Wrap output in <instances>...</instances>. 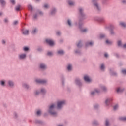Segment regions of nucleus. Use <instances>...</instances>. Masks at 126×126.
I'll use <instances>...</instances> for the list:
<instances>
[{"instance_id": "obj_9", "label": "nucleus", "mask_w": 126, "mask_h": 126, "mask_svg": "<svg viewBox=\"0 0 126 126\" xmlns=\"http://www.w3.org/2000/svg\"><path fill=\"white\" fill-rule=\"evenodd\" d=\"M37 83H40V84H46L48 82V80L47 79H36L35 80Z\"/></svg>"}, {"instance_id": "obj_49", "label": "nucleus", "mask_w": 126, "mask_h": 126, "mask_svg": "<svg viewBox=\"0 0 126 126\" xmlns=\"http://www.w3.org/2000/svg\"><path fill=\"white\" fill-rule=\"evenodd\" d=\"M105 126H110V122H109L108 119H106V121H105Z\"/></svg>"}, {"instance_id": "obj_45", "label": "nucleus", "mask_w": 126, "mask_h": 126, "mask_svg": "<svg viewBox=\"0 0 126 126\" xmlns=\"http://www.w3.org/2000/svg\"><path fill=\"white\" fill-rule=\"evenodd\" d=\"M0 84L1 86H5V81L1 80L0 81Z\"/></svg>"}, {"instance_id": "obj_55", "label": "nucleus", "mask_w": 126, "mask_h": 126, "mask_svg": "<svg viewBox=\"0 0 126 126\" xmlns=\"http://www.w3.org/2000/svg\"><path fill=\"white\" fill-rule=\"evenodd\" d=\"M125 90L124 89H120V88H118L117 90V92H123V91Z\"/></svg>"}, {"instance_id": "obj_58", "label": "nucleus", "mask_w": 126, "mask_h": 126, "mask_svg": "<svg viewBox=\"0 0 126 126\" xmlns=\"http://www.w3.org/2000/svg\"><path fill=\"white\" fill-rule=\"evenodd\" d=\"M56 35H57V36H61V31H57L56 32Z\"/></svg>"}, {"instance_id": "obj_2", "label": "nucleus", "mask_w": 126, "mask_h": 126, "mask_svg": "<svg viewBox=\"0 0 126 126\" xmlns=\"http://www.w3.org/2000/svg\"><path fill=\"white\" fill-rule=\"evenodd\" d=\"M55 104H52L48 106V113L52 117H58V112L55 110Z\"/></svg>"}, {"instance_id": "obj_52", "label": "nucleus", "mask_w": 126, "mask_h": 126, "mask_svg": "<svg viewBox=\"0 0 126 126\" xmlns=\"http://www.w3.org/2000/svg\"><path fill=\"white\" fill-rule=\"evenodd\" d=\"M13 115L15 119H17L18 118V114L17 113L14 112Z\"/></svg>"}, {"instance_id": "obj_59", "label": "nucleus", "mask_w": 126, "mask_h": 126, "mask_svg": "<svg viewBox=\"0 0 126 126\" xmlns=\"http://www.w3.org/2000/svg\"><path fill=\"white\" fill-rule=\"evenodd\" d=\"M37 51H38V52H42V51H43V48H42V47H38V48H37Z\"/></svg>"}, {"instance_id": "obj_64", "label": "nucleus", "mask_w": 126, "mask_h": 126, "mask_svg": "<svg viewBox=\"0 0 126 126\" xmlns=\"http://www.w3.org/2000/svg\"><path fill=\"white\" fill-rule=\"evenodd\" d=\"M122 48H123V49H126V43L124 44L122 46Z\"/></svg>"}, {"instance_id": "obj_38", "label": "nucleus", "mask_w": 126, "mask_h": 126, "mask_svg": "<svg viewBox=\"0 0 126 126\" xmlns=\"http://www.w3.org/2000/svg\"><path fill=\"white\" fill-rule=\"evenodd\" d=\"M67 24H68L69 27H71L72 26V24L71 23V20L68 19L67 21Z\"/></svg>"}, {"instance_id": "obj_22", "label": "nucleus", "mask_w": 126, "mask_h": 126, "mask_svg": "<svg viewBox=\"0 0 126 126\" xmlns=\"http://www.w3.org/2000/svg\"><path fill=\"white\" fill-rule=\"evenodd\" d=\"M93 45H94V42L93 41L87 42L86 43V47H89V46L90 47H93Z\"/></svg>"}, {"instance_id": "obj_24", "label": "nucleus", "mask_w": 126, "mask_h": 126, "mask_svg": "<svg viewBox=\"0 0 126 126\" xmlns=\"http://www.w3.org/2000/svg\"><path fill=\"white\" fill-rule=\"evenodd\" d=\"M67 2H68V4H69V5H70V6H73V5H74V4H75V2L71 0H68Z\"/></svg>"}, {"instance_id": "obj_20", "label": "nucleus", "mask_w": 126, "mask_h": 126, "mask_svg": "<svg viewBox=\"0 0 126 126\" xmlns=\"http://www.w3.org/2000/svg\"><path fill=\"white\" fill-rule=\"evenodd\" d=\"M93 108L94 110H99L100 108V104L99 103H95L93 105Z\"/></svg>"}, {"instance_id": "obj_19", "label": "nucleus", "mask_w": 126, "mask_h": 126, "mask_svg": "<svg viewBox=\"0 0 126 126\" xmlns=\"http://www.w3.org/2000/svg\"><path fill=\"white\" fill-rule=\"evenodd\" d=\"M46 43H47V44H49V45H50V46H54V41H53L51 39H46Z\"/></svg>"}, {"instance_id": "obj_61", "label": "nucleus", "mask_w": 126, "mask_h": 126, "mask_svg": "<svg viewBox=\"0 0 126 126\" xmlns=\"http://www.w3.org/2000/svg\"><path fill=\"white\" fill-rule=\"evenodd\" d=\"M1 43H2V45H5V44H6V41H5V40L2 39Z\"/></svg>"}, {"instance_id": "obj_14", "label": "nucleus", "mask_w": 126, "mask_h": 126, "mask_svg": "<svg viewBox=\"0 0 126 126\" xmlns=\"http://www.w3.org/2000/svg\"><path fill=\"white\" fill-rule=\"evenodd\" d=\"M39 92H40V94H42V95H46L47 94V90H46V88H41L39 89Z\"/></svg>"}, {"instance_id": "obj_15", "label": "nucleus", "mask_w": 126, "mask_h": 126, "mask_svg": "<svg viewBox=\"0 0 126 126\" xmlns=\"http://www.w3.org/2000/svg\"><path fill=\"white\" fill-rule=\"evenodd\" d=\"M109 71L111 75H112V76H118V74L117 73V72L114 71V69H109Z\"/></svg>"}, {"instance_id": "obj_4", "label": "nucleus", "mask_w": 126, "mask_h": 126, "mask_svg": "<svg viewBox=\"0 0 126 126\" xmlns=\"http://www.w3.org/2000/svg\"><path fill=\"white\" fill-rule=\"evenodd\" d=\"M74 83L76 86L78 87H82V81H81V79L79 78H76L74 80Z\"/></svg>"}, {"instance_id": "obj_31", "label": "nucleus", "mask_w": 126, "mask_h": 126, "mask_svg": "<svg viewBox=\"0 0 126 126\" xmlns=\"http://www.w3.org/2000/svg\"><path fill=\"white\" fill-rule=\"evenodd\" d=\"M57 54L58 55H61V56H63V55H64V51L63 50H60L57 51Z\"/></svg>"}, {"instance_id": "obj_47", "label": "nucleus", "mask_w": 126, "mask_h": 126, "mask_svg": "<svg viewBox=\"0 0 126 126\" xmlns=\"http://www.w3.org/2000/svg\"><path fill=\"white\" fill-rule=\"evenodd\" d=\"M121 72L123 75H126V69H123L121 70Z\"/></svg>"}, {"instance_id": "obj_6", "label": "nucleus", "mask_w": 126, "mask_h": 126, "mask_svg": "<svg viewBox=\"0 0 126 126\" xmlns=\"http://www.w3.org/2000/svg\"><path fill=\"white\" fill-rule=\"evenodd\" d=\"M101 90L98 88H95L94 90L92 91L90 93V94L91 96H95L96 95V93L99 94L100 93Z\"/></svg>"}, {"instance_id": "obj_43", "label": "nucleus", "mask_w": 126, "mask_h": 126, "mask_svg": "<svg viewBox=\"0 0 126 126\" xmlns=\"http://www.w3.org/2000/svg\"><path fill=\"white\" fill-rule=\"evenodd\" d=\"M28 9L30 11H32V4H28Z\"/></svg>"}, {"instance_id": "obj_23", "label": "nucleus", "mask_w": 126, "mask_h": 126, "mask_svg": "<svg viewBox=\"0 0 126 126\" xmlns=\"http://www.w3.org/2000/svg\"><path fill=\"white\" fill-rule=\"evenodd\" d=\"M23 51L24 52H25L26 53H28V52L30 51V48H29L27 46H24L23 47Z\"/></svg>"}, {"instance_id": "obj_17", "label": "nucleus", "mask_w": 126, "mask_h": 126, "mask_svg": "<svg viewBox=\"0 0 126 126\" xmlns=\"http://www.w3.org/2000/svg\"><path fill=\"white\" fill-rule=\"evenodd\" d=\"M66 69L69 72L72 71V64H68L67 66Z\"/></svg>"}, {"instance_id": "obj_11", "label": "nucleus", "mask_w": 126, "mask_h": 126, "mask_svg": "<svg viewBox=\"0 0 126 126\" xmlns=\"http://www.w3.org/2000/svg\"><path fill=\"white\" fill-rule=\"evenodd\" d=\"M93 6L97 11H101V6H100V4H99V3L94 4Z\"/></svg>"}, {"instance_id": "obj_3", "label": "nucleus", "mask_w": 126, "mask_h": 126, "mask_svg": "<svg viewBox=\"0 0 126 126\" xmlns=\"http://www.w3.org/2000/svg\"><path fill=\"white\" fill-rule=\"evenodd\" d=\"M65 105H66V101L65 100H60L58 101L57 103V110H62Z\"/></svg>"}, {"instance_id": "obj_13", "label": "nucleus", "mask_w": 126, "mask_h": 126, "mask_svg": "<svg viewBox=\"0 0 126 126\" xmlns=\"http://www.w3.org/2000/svg\"><path fill=\"white\" fill-rule=\"evenodd\" d=\"M61 81L62 83L63 86H64V85H65V76H64V75L63 74L61 75Z\"/></svg>"}, {"instance_id": "obj_56", "label": "nucleus", "mask_w": 126, "mask_h": 126, "mask_svg": "<svg viewBox=\"0 0 126 126\" xmlns=\"http://www.w3.org/2000/svg\"><path fill=\"white\" fill-rule=\"evenodd\" d=\"M98 0H92L93 4H94V3H98V2H97Z\"/></svg>"}, {"instance_id": "obj_27", "label": "nucleus", "mask_w": 126, "mask_h": 126, "mask_svg": "<svg viewBox=\"0 0 126 126\" xmlns=\"http://www.w3.org/2000/svg\"><path fill=\"white\" fill-rule=\"evenodd\" d=\"M82 25H82L81 26V27H79V28H80V31L82 32V33H86V32H87V29H82Z\"/></svg>"}, {"instance_id": "obj_10", "label": "nucleus", "mask_w": 126, "mask_h": 126, "mask_svg": "<svg viewBox=\"0 0 126 126\" xmlns=\"http://www.w3.org/2000/svg\"><path fill=\"white\" fill-rule=\"evenodd\" d=\"M84 80L88 83H90L92 81L91 79H90V77H89L88 75H85L84 76Z\"/></svg>"}, {"instance_id": "obj_41", "label": "nucleus", "mask_w": 126, "mask_h": 126, "mask_svg": "<svg viewBox=\"0 0 126 126\" xmlns=\"http://www.w3.org/2000/svg\"><path fill=\"white\" fill-rule=\"evenodd\" d=\"M42 115V111L41 110H38L36 112V116H38V117H40Z\"/></svg>"}, {"instance_id": "obj_51", "label": "nucleus", "mask_w": 126, "mask_h": 126, "mask_svg": "<svg viewBox=\"0 0 126 126\" xmlns=\"http://www.w3.org/2000/svg\"><path fill=\"white\" fill-rule=\"evenodd\" d=\"M106 43L107 44V45H112L113 44L112 41H109L108 40H106Z\"/></svg>"}, {"instance_id": "obj_32", "label": "nucleus", "mask_w": 126, "mask_h": 126, "mask_svg": "<svg viewBox=\"0 0 126 126\" xmlns=\"http://www.w3.org/2000/svg\"><path fill=\"white\" fill-rule=\"evenodd\" d=\"M36 13L39 14L40 16H44V12L40 10H37Z\"/></svg>"}, {"instance_id": "obj_53", "label": "nucleus", "mask_w": 126, "mask_h": 126, "mask_svg": "<svg viewBox=\"0 0 126 126\" xmlns=\"http://www.w3.org/2000/svg\"><path fill=\"white\" fill-rule=\"evenodd\" d=\"M47 56H49V57H52L53 56V52L51 51H48L47 53Z\"/></svg>"}, {"instance_id": "obj_50", "label": "nucleus", "mask_w": 126, "mask_h": 126, "mask_svg": "<svg viewBox=\"0 0 126 126\" xmlns=\"http://www.w3.org/2000/svg\"><path fill=\"white\" fill-rule=\"evenodd\" d=\"M121 3L123 5H126V0H121Z\"/></svg>"}, {"instance_id": "obj_18", "label": "nucleus", "mask_w": 126, "mask_h": 126, "mask_svg": "<svg viewBox=\"0 0 126 126\" xmlns=\"http://www.w3.org/2000/svg\"><path fill=\"white\" fill-rule=\"evenodd\" d=\"M119 25L123 28H126V23L124 21H121L119 22Z\"/></svg>"}, {"instance_id": "obj_28", "label": "nucleus", "mask_w": 126, "mask_h": 126, "mask_svg": "<svg viewBox=\"0 0 126 126\" xmlns=\"http://www.w3.org/2000/svg\"><path fill=\"white\" fill-rule=\"evenodd\" d=\"M35 124H39V125H43L44 124V122L42 120L36 119L35 120Z\"/></svg>"}, {"instance_id": "obj_26", "label": "nucleus", "mask_w": 126, "mask_h": 126, "mask_svg": "<svg viewBox=\"0 0 126 126\" xmlns=\"http://www.w3.org/2000/svg\"><path fill=\"white\" fill-rule=\"evenodd\" d=\"M56 12H57V9H56V8H53L51 10L50 14H51V15H55V14H56Z\"/></svg>"}, {"instance_id": "obj_40", "label": "nucleus", "mask_w": 126, "mask_h": 126, "mask_svg": "<svg viewBox=\"0 0 126 126\" xmlns=\"http://www.w3.org/2000/svg\"><path fill=\"white\" fill-rule=\"evenodd\" d=\"M83 46L82 44V42H81V41H79L78 43V44H77V46L78 48H81Z\"/></svg>"}, {"instance_id": "obj_42", "label": "nucleus", "mask_w": 126, "mask_h": 126, "mask_svg": "<svg viewBox=\"0 0 126 126\" xmlns=\"http://www.w3.org/2000/svg\"><path fill=\"white\" fill-rule=\"evenodd\" d=\"M109 103H110V99L107 98L105 101V104L106 107H108V106H109Z\"/></svg>"}, {"instance_id": "obj_48", "label": "nucleus", "mask_w": 126, "mask_h": 126, "mask_svg": "<svg viewBox=\"0 0 126 126\" xmlns=\"http://www.w3.org/2000/svg\"><path fill=\"white\" fill-rule=\"evenodd\" d=\"M20 5H18L15 7V10L16 11H19L20 10Z\"/></svg>"}, {"instance_id": "obj_25", "label": "nucleus", "mask_w": 126, "mask_h": 126, "mask_svg": "<svg viewBox=\"0 0 126 126\" xmlns=\"http://www.w3.org/2000/svg\"><path fill=\"white\" fill-rule=\"evenodd\" d=\"M38 33V28H34L33 30L32 31V35H36Z\"/></svg>"}, {"instance_id": "obj_57", "label": "nucleus", "mask_w": 126, "mask_h": 126, "mask_svg": "<svg viewBox=\"0 0 126 126\" xmlns=\"http://www.w3.org/2000/svg\"><path fill=\"white\" fill-rule=\"evenodd\" d=\"M17 24H18V21H14L13 23V25H14V26H16L17 25Z\"/></svg>"}, {"instance_id": "obj_63", "label": "nucleus", "mask_w": 126, "mask_h": 126, "mask_svg": "<svg viewBox=\"0 0 126 126\" xmlns=\"http://www.w3.org/2000/svg\"><path fill=\"white\" fill-rule=\"evenodd\" d=\"M120 120H121L122 121H126V117H122L120 118Z\"/></svg>"}, {"instance_id": "obj_33", "label": "nucleus", "mask_w": 126, "mask_h": 126, "mask_svg": "<svg viewBox=\"0 0 126 126\" xmlns=\"http://www.w3.org/2000/svg\"><path fill=\"white\" fill-rule=\"evenodd\" d=\"M33 20L34 21H36V20H38V13H36L35 14L33 15Z\"/></svg>"}, {"instance_id": "obj_35", "label": "nucleus", "mask_w": 126, "mask_h": 126, "mask_svg": "<svg viewBox=\"0 0 126 126\" xmlns=\"http://www.w3.org/2000/svg\"><path fill=\"white\" fill-rule=\"evenodd\" d=\"M110 34L111 36H115L116 35V32H115V31H114V30L110 29Z\"/></svg>"}, {"instance_id": "obj_12", "label": "nucleus", "mask_w": 126, "mask_h": 126, "mask_svg": "<svg viewBox=\"0 0 126 126\" xmlns=\"http://www.w3.org/2000/svg\"><path fill=\"white\" fill-rule=\"evenodd\" d=\"M26 57H27L26 54L22 53L18 55V59L19 60L21 61V60H25V59H26Z\"/></svg>"}, {"instance_id": "obj_34", "label": "nucleus", "mask_w": 126, "mask_h": 126, "mask_svg": "<svg viewBox=\"0 0 126 126\" xmlns=\"http://www.w3.org/2000/svg\"><path fill=\"white\" fill-rule=\"evenodd\" d=\"M106 67L105 66V64L102 63L100 65V69L101 71H105Z\"/></svg>"}, {"instance_id": "obj_44", "label": "nucleus", "mask_w": 126, "mask_h": 126, "mask_svg": "<svg viewBox=\"0 0 126 126\" xmlns=\"http://www.w3.org/2000/svg\"><path fill=\"white\" fill-rule=\"evenodd\" d=\"M3 22L5 24H7V23H8L9 22V20H8V18H5L3 19Z\"/></svg>"}, {"instance_id": "obj_8", "label": "nucleus", "mask_w": 126, "mask_h": 126, "mask_svg": "<svg viewBox=\"0 0 126 126\" xmlns=\"http://www.w3.org/2000/svg\"><path fill=\"white\" fill-rule=\"evenodd\" d=\"M39 68L42 69V70H46L48 68V66L45 63H40L39 64Z\"/></svg>"}, {"instance_id": "obj_36", "label": "nucleus", "mask_w": 126, "mask_h": 126, "mask_svg": "<svg viewBox=\"0 0 126 126\" xmlns=\"http://www.w3.org/2000/svg\"><path fill=\"white\" fill-rule=\"evenodd\" d=\"M0 3L1 6H4L6 4V2L4 0H0Z\"/></svg>"}, {"instance_id": "obj_39", "label": "nucleus", "mask_w": 126, "mask_h": 126, "mask_svg": "<svg viewBox=\"0 0 126 126\" xmlns=\"http://www.w3.org/2000/svg\"><path fill=\"white\" fill-rule=\"evenodd\" d=\"M117 45L118 47H123V43L122 42V40H118L117 41Z\"/></svg>"}, {"instance_id": "obj_16", "label": "nucleus", "mask_w": 126, "mask_h": 126, "mask_svg": "<svg viewBox=\"0 0 126 126\" xmlns=\"http://www.w3.org/2000/svg\"><path fill=\"white\" fill-rule=\"evenodd\" d=\"M100 88L101 90H102V92H104L105 93H106V92H107L108 91V89L105 86L101 85L100 86Z\"/></svg>"}, {"instance_id": "obj_5", "label": "nucleus", "mask_w": 126, "mask_h": 126, "mask_svg": "<svg viewBox=\"0 0 126 126\" xmlns=\"http://www.w3.org/2000/svg\"><path fill=\"white\" fill-rule=\"evenodd\" d=\"M22 87H23L24 89H25L26 91H29V90H31V86H30L29 84L26 82H23L22 83Z\"/></svg>"}, {"instance_id": "obj_7", "label": "nucleus", "mask_w": 126, "mask_h": 126, "mask_svg": "<svg viewBox=\"0 0 126 126\" xmlns=\"http://www.w3.org/2000/svg\"><path fill=\"white\" fill-rule=\"evenodd\" d=\"M7 84H8V86L9 87H10V88H14V86H15L14 81H13V80H9L7 81Z\"/></svg>"}, {"instance_id": "obj_21", "label": "nucleus", "mask_w": 126, "mask_h": 126, "mask_svg": "<svg viewBox=\"0 0 126 126\" xmlns=\"http://www.w3.org/2000/svg\"><path fill=\"white\" fill-rule=\"evenodd\" d=\"M22 34L25 35V36H27L29 35V30H22Z\"/></svg>"}, {"instance_id": "obj_30", "label": "nucleus", "mask_w": 126, "mask_h": 126, "mask_svg": "<svg viewBox=\"0 0 126 126\" xmlns=\"http://www.w3.org/2000/svg\"><path fill=\"white\" fill-rule=\"evenodd\" d=\"M33 94L35 96H39V95L41 94V93L40 92V91L36 90L34 91Z\"/></svg>"}, {"instance_id": "obj_46", "label": "nucleus", "mask_w": 126, "mask_h": 126, "mask_svg": "<svg viewBox=\"0 0 126 126\" xmlns=\"http://www.w3.org/2000/svg\"><path fill=\"white\" fill-rule=\"evenodd\" d=\"M75 53L77 55H80L81 54V50L80 49H77L75 50Z\"/></svg>"}, {"instance_id": "obj_60", "label": "nucleus", "mask_w": 126, "mask_h": 126, "mask_svg": "<svg viewBox=\"0 0 126 126\" xmlns=\"http://www.w3.org/2000/svg\"><path fill=\"white\" fill-rule=\"evenodd\" d=\"M119 106L118 105H116L114 106L113 109L114 110V111H116V110L118 109Z\"/></svg>"}, {"instance_id": "obj_1", "label": "nucleus", "mask_w": 126, "mask_h": 126, "mask_svg": "<svg viewBox=\"0 0 126 126\" xmlns=\"http://www.w3.org/2000/svg\"><path fill=\"white\" fill-rule=\"evenodd\" d=\"M79 11V27H81V25L83 24L82 21L84 20V19H86V15L84 13V8L81 7H80L78 8Z\"/></svg>"}, {"instance_id": "obj_29", "label": "nucleus", "mask_w": 126, "mask_h": 126, "mask_svg": "<svg viewBox=\"0 0 126 126\" xmlns=\"http://www.w3.org/2000/svg\"><path fill=\"white\" fill-rule=\"evenodd\" d=\"M92 124L94 126H99V125H100V124L99 123V121L97 120H94L93 121Z\"/></svg>"}, {"instance_id": "obj_37", "label": "nucleus", "mask_w": 126, "mask_h": 126, "mask_svg": "<svg viewBox=\"0 0 126 126\" xmlns=\"http://www.w3.org/2000/svg\"><path fill=\"white\" fill-rule=\"evenodd\" d=\"M43 7L45 8V9H49V8H50V5L48 3L44 4Z\"/></svg>"}, {"instance_id": "obj_62", "label": "nucleus", "mask_w": 126, "mask_h": 126, "mask_svg": "<svg viewBox=\"0 0 126 126\" xmlns=\"http://www.w3.org/2000/svg\"><path fill=\"white\" fill-rule=\"evenodd\" d=\"M10 2L12 3V4H15V0H10Z\"/></svg>"}, {"instance_id": "obj_54", "label": "nucleus", "mask_w": 126, "mask_h": 126, "mask_svg": "<svg viewBox=\"0 0 126 126\" xmlns=\"http://www.w3.org/2000/svg\"><path fill=\"white\" fill-rule=\"evenodd\" d=\"M105 37H106V35H105L104 34H100V39H103V38H105Z\"/></svg>"}]
</instances>
